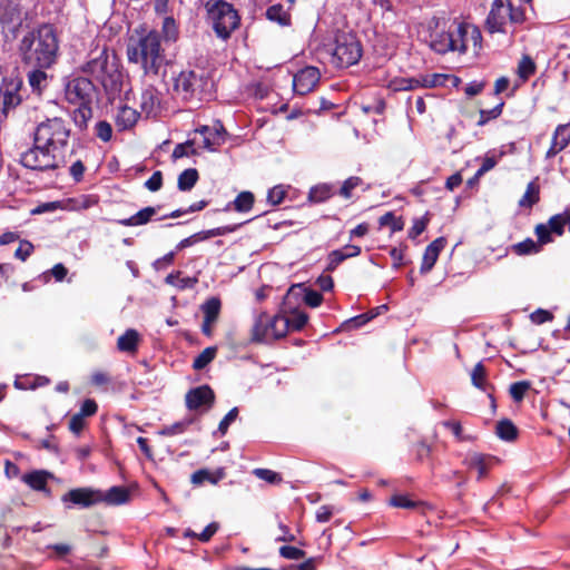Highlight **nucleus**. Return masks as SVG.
<instances>
[{"instance_id": "50", "label": "nucleus", "mask_w": 570, "mask_h": 570, "mask_svg": "<svg viewBox=\"0 0 570 570\" xmlns=\"http://www.w3.org/2000/svg\"><path fill=\"white\" fill-rule=\"evenodd\" d=\"M163 33L166 41H176L178 38V28L171 17H166L163 21Z\"/></svg>"}, {"instance_id": "22", "label": "nucleus", "mask_w": 570, "mask_h": 570, "mask_svg": "<svg viewBox=\"0 0 570 570\" xmlns=\"http://www.w3.org/2000/svg\"><path fill=\"white\" fill-rule=\"evenodd\" d=\"M140 108L147 116H156L160 108V97L158 91L149 86L145 88L140 96Z\"/></svg>"}, {"instance_id": "63", "label": "nucleus", "mask_w": 570, "mask_h": 570, "mask_svg": "<svg viewBox=\"0 0 570 570\" xmlns=\"http://www.w3.org/2000/svg\"><path fill=\"white\" fill-rule=\"evenodd\" d=\"M33 252V245L28 240H22L17 248L14 256L21 261H26Z\"/></svg>"}, {"instance_id": "45", "label": "nucleus", "mask_w": 570, "mask_h": 570, "mask_svg": "<svg viewBox=\"0 0 570 570\" xmlns=\"http://www.w3.org/2000/svg\"><path fill=\"white\" fill-rule=\"evenodd\" d=\"M217 348L216 347H206L195 360L193 363V367L195 370H203L206 367L216 356Z\"/></svg>"}, {"instance_id": "46", "label": "nucleus", "mask_w": 570, "mask_h": 570, "mask_svg": "<svg viewBox=\"0 0 570 570\" xmlns=\"http://www.w3.org/2000/svg\"><path fill=\"white\" fill-rule=\"evenodd\" d=\"M472 384L481 390H485L487 370L482 363H478L471 372Z\"/></svg>"}, {"instance_id": "37", "label": "nucleus", "mask_w": 570, "mask_h": 570, "mask_svg": "<svg viewBox=\"0 0 570 570\" xmlns=\"http://www.w3.org/2000/svg\"><path fill=\"white\" fill-rule=\"evenodd\" d=\"M225 473L223 470L217 471L215 474L210 473L207 470H198L191 474V482L196 485L208 481L213 484H216L219 480L224 478Z\"/></svg>"}, {"instance_id": "52", "label": "nucleus", "mask_w": 570, "mask_h": 570, "mask_svg": "<svg viewBox=\"0 0 570 570\" xmlns=\"http://www.w3.org/2000/svg\"><path fill=\"white\" fill-rule=\"evenodd\" d=\"M503 106L504 102L501 101L490 110H480L478 126H484L489 120L498 118L502 114Z\"/></svg>"}, {"instance_id": "28", "label": "nucleus", "mask_w": 570, "mask_h": 570, "mask_svg": "<svg viewBox=\"0 0 570 570\" xmlns=\"http://www.w3.org/2000/svg\"><path fill=\"white\" fill-rule=\"evenodd\" d=\"M492 459L480 453H470L465 458V464L470 469L478 470V478L482 479L487 475Z\"/></svg>"}, {"instance_id": "6", "label": "nucleus", "mask_w": 570, "mask_h": 570, "mask_svg": "<svg viewBox=\"0 0 570 570\" xmlns=\"http://www.w3.org/2000/svg\"><path fill=\"white\" fill-rule=\"evenodd\" d=\"M288 333V323L285 315H269L261 312L255 316L252 327V341L255 343H269L284 337Z\"/></svg>"}, {"instance_id": "55", "label": "nucleus", "mask_w": 570, "mask_h": 570, "mask_svg": "<svg viewBox=\"0 0 570 570\" xmlns=\"http://www.w3.org/2000/svg\"><path fill=\"white\" fill-rule=\"evenodd\" d=\"M513 250L518 255H528V254L537 253L539 250V246L534 240H532L531 238H528L523 242H520V243L513 245Z\"/></svg>"}, {"instance_id": "56", "label": "nucleus", "mask_w": 570, "mask_h": 570, "mask_svg": "<svg viewBox=\"0 0 570 570\" xmlns=\"http://www.w3.org/2000/svg\"><path fill=\"white\" fill-rule=\"evenodd\" d=\"M32 70L29 72V83L33 88H40L41 85L46 81L47 75L45 72L46 68L40 67H30Z\"/></svg>"}, {"instance_id": "48", "label": "nucleus", "mask_w": 570, "mask_h": 570, "mask_svg": "<svg viewBox=\"0 0 570 570\" xmlns=\"http://www.w3.org/2000/svg\"><path fill=\"white\" fill-rule=\"evenodd\" d=\"M190 424H191V420L179 421L171 425L165 426L164 429H161L159 431V434L164 435V436H174L177 434H181L187 430V428Z\"/></svg>"}, {"instance_id": "34", "label": "nucleus", "mask_w": 570, "mask_h": 570, "mask_svg": "<svg viewBox=\"0 0 570 570\" xmlns=\"http://www.w3.org/2000/svg\"><path fill=\"white\" fill-rule=\"evenodd\" d=\"M497 435L503 441H514L518 436V429L510 420H501L497 423Z\"/></svg>"}, {"instance_id": "54", "label": "nucleus", "mask_w": 570, "mask_h": 570, "mask_svg": "<svg viewBox=\"0 0 570 570\" xmlns=\"http://www.w3.org/2000/svg\"><path fill=\"white\" fill-rule=\"evenodd\" d=\"M287 194V187L284 185L274 186L268 190L267 200L272 205H279Z\"/></svg>"}, {"instance_id": "41", "label": "nucleus", "mask_w": 570, "mask_h": 570, "mask_svg": "<svg viewBox=\"0 0 570 570\" xmlns=\"http://www.w3.org/2000/svg\"><path fill=\"white\" fill-rule=\"evenodd\" d=\"M535 71V63L529 56H523L518 65V76L527 81Z\"/></svg>"}, {"instance_id": "30", "label": "nucleus", "mask_w": 570, "mask_h": 570, "mask_svg": "<svg viewBox=\"0 0 570 570\" xmlns=\"http://www.w3.org/2000/svg\"><path fill=\"white\" fill-rule=\"evenodd\" d=\"M453 39L450 36V31L442 30L431 37V48L438 53H446L451 51V46L453 45Z\"/></svg>"}, {"instance_id": "2", "label": "nucleus", "mask_w": 570, "mask_h": 570, "mask_svg": "<svg viewBox=\"0 0 570 570\" xmlns=\"http://www.w3.org/2000/svg\"><path fill=\"white\" fill-rule=\"evenodd\" d=\"M127 57L130 62L140 65L146 75H157L165 60L159 33L150 30L131 37L127 46Z\"/></svg>"}, {"instance_id": "29", "label": "nucleus", "mask_w": 570, "mask_h": 570, "mask_svg": "<svg viewBox=\"0 0 570 570\" xmlns=\"http://www.w3.org/2000/svg\"><path fill=\"white\" fill-rule=\"evenodd\" d=\"M157 210L155 207H145L129 218L119 219L118 224L121 226H139L145 225L151 220L153 216L156 215Z\"/></svg>"}, {"instance_id": "5", "label": "nucleus", "mask_w": 570, "mask_h": 570, "mask_svg": "<svg viewBox=\"0 0 570 570\" xmlns=\"http://www.w3.org/2000/svg\"><path fill=\"white\" fill-rule=\"evenodd\" d=\"M69 137L70 129L60 117L47 118L36 127L33 132V141L48 147L49 150L57 155H61L62 159Z\"/></svg>"}, {"instance_id": "61", "label": "nucleus", "mask_w": 570, "mask_h": 570, "mask_svg": "<svg viewBox=\"0 0 570 570\" xmlns=\"http://www.w3.org/2000/svg\"><path fill=\"white\" fill-rule=\"evenodd\" d=\"M96 135L99 137L102 141L107 142L111 139L112 136V128L111 125L107 121H99L96 125Z\"/></svg>"}, {"instance_id": "64", "label": "nucleus", "mask_w": 570, "mask_h": 570, "mask_svg": "<svg viewBox=\"0 0 570 570\" xmlns=\"http://www.w3.org/2000/svg\"><path fill=\"white\" fill-rule=\"evenodd\" d=\"M163 175L160 171H155L151 177L145 183V186L150 191H157L161 188Z\"/></svg>"}, {"instance_id": "4", "label": "nucleus", "mask_w": 570, "mask_h": 570, "mask_svg": "<svg viewBox=\"0 0 570 570\" xmlns=\"http://www.w3.org/2000/svg\"><path fill=\"white\" fill-rule=\"evenodd\" d=\"M83 71L95 77L105 88L109 97L115 98L122 88L124 76L117 63L109 59L106 50H101L83 67Z\"/></svg>"}, {"instance_id": "38", "label": "nucleus", "mask_w": 570, "mask_h": 570, "mask_svg": "<svg viewBox=\"0 0 570 570\" xmlns=\"http://www.w3.org/2000/svg\"><path fill=\"white\" fill-rule=\"evenodd\" d=\"M179 272L169 274L165 282L178 289L193 288L198 279L196 277H179Z\"/></svg>"}, {"instance_id": "47", "label": "nucleus", "mask_w": 570, "mask_h": 570, "mask_svg": "<svg viewBox=\"0 0 570 570\" xmlns=\"http://www.w3.org/2000/svg\"><path fill=\"white\" fill-rule=\"evenodd\" d=\"M381 226H390L392 233L400 232L404 228V222L401 217H395L393 213L389 212L380 217Z\"/></svg>"}, {"instance_id": "39", "label": "nucleus", "mask_w": 570, "mask_h": 570, "mask_svg": "<svg viewBox=\"0 0 570 570\" xmlns=\"http://www.w3.org/2000/svg\"><path fill=\"white\" fill-rule=\"evenodd\" d=\"M539 202V186L535 181H531L528 184L525 193L519 200L520 207H532L534 204Z\"/></svg>"}, {"instance_id": "53", "label": "nucleus", "mask_w": 570, "mask_h": 570, "mask_svg": "<svg viewBox=\"0 0 570 570\" xmlns=\"http://www.w3.org/2000/svg\"><path fill=\"white\" fill-rule=\"evenodd\" d=\"M362 179L360 177H356V176H352L350 178H347L342 187L340 188V195L346 199L351 198L352 197V193L355 188H357L358 186L362 185Z\"/></svg>"}, {"instance_id": "43", "label": "nucleus", "mask_w": 570, "mask_h": 570, "mask_svg": "<svg viewBox=\"0 0 570 570\" xmlns=\"http://www.w3.org/2000/svg\"><path fill=\"white\" fill-rule=\"evenodd\" d=\"M234 208L237 212L246 213L252 209L254 195L250 191H242L234 200Z\"/></svg>"}, {"instance_id": "21", "label": "nucleus", "mask_w": 570, "mask_h": 570, "mask_svg": "<svg viewBox=\"0 0 570 570\" xmlns=\"http://www.w3.org/2000/svg\"><path fill=\"white\" fill-rule=\"evenodd\" d=\"M445 244V238L439 237L426 247L422 259L421 273H428L433 268Z\"/></svg>"}, {"instance_id": "7", "label": "nucleus", "mask_w": 570, "mask_h": 570, "mask_svg": "<svg viewBox=\"0 0 570 570\" xmlns=\"http://www.w3.org/2000/svg\"><path fill=\"white\" fill-rule=\"evenodd\" d=\"M207 11L217 37L223 40L228 39L239 26L240 19L237 11L226 1L208 2Z\"/></svg>"}, {"instance_id": "59", "label": "nucleus", "mask_w": 570, "mask_h": 570, "mask_svg": "<svg viewBox=\"0 0 570 570\" xmlns=\"http://www.w3.org/2000/svg\"><path fill=\"white\" fill-rule=\"evenodd\" d=\"M193 141L188 140L185 144H178L173 150V158L178 159L190 155H196V149L193 148Z\"/></svg>"}, {"instance_id": "42", "label": "nucleus", "mask_w": 570, "mask_h": 570, "mask_svg": "<svg viewBox=\"0 0 570 570\" xmlns=\"http://www.w3.org/2000/svg\"><path fill=\"white\" fill-rule=\"evenodd\" d=\"M266 17L271 21L278 22L282 26H285L289 21L288 13L283 9L281 4L271 6L266 11Z\"/></svg>"}, {"instance_id": "17", "label": "nucleus", "mask_w": 570, "mask_h": 570, "mask_svg": "<svg viewBox=\"0 0 570 570\" xmlns=\"http://www.w3.org/2000/svg\"><path fill=\"white\" fill-rule=\"evenodd\" d=\"M320 71L315 67H306L299 70L293 78V89L298 95L311 92L320 81Z\"/></svg>"}, {"instance_id": "9", "label": "nucleus", "mask_w": 570, "mask_h": 570, "mask_svg": "<svg viewBox=\"0 0 570 570\" xmlns=\"http://www.w3.org/2000/svg\"><path fill=\"white\" fill-rule=\"evenodd\" d=\"M362 57V47L352 33H342L336 37V45L332 53V63L337 68H347L358 62Z\"/></svg>"}, {"instance_id": "44", "label": "nucleus", "mask_w": 570, "mask_h": 570, "mask_svg": "<svg viewBox=\"0 0 570 570\" xmlns=\"http://www.w3.org/2000/svg\"><path fill=\"white\" fill-rule=\"evenodd\" d=\"M332 195V187L330 185L323 184L313 187L309 190L308 197L312 202L321 203L328 199Z\"/></svg>"}, {"instance_id": "13", "label": "nucleus", "mask_w": 570, "mask_h": 570, "mask_svg": "<svg viewBox=\"0 0 570 570\" xmlns=\"http://www.w3.org/2000/svg\"><path fill=\"white\" fill-rule=\"evenodd\" d=\"M21 86L19 78H6L0 85V110L6 117L21 104Z\"/></svg>"}, {"instance_id": "14", "label": "nucleus", "mask_w": 570, "mask_h": 570, "mask_svg": "<svg viewBox=\"0 0 570 570\" xmlns=\"http://www.w3.org/2000/svg\"><path fill=\"white\" fill-rule=\"evenodd\" d=\"M61 500L63 503H71L80 508H90L101 503V491L92 488H77L63 494Z\"/></svg>"}, {"instance_id": "35", "label": "nucleus", "mask_w": 570, "mask_h": 570, "mask_svg": "<svg viewBox=\"0 0 570 570\" xmlns=\"http://www.w3.org/2000/svg\"><path fill=\"white\" fill-rule=\"evenodd\" d=\"M72 112V120L77 127L85 129L92 117L91 104L77 105Z\"/></svg>"}, {"instance_id": "3", "label": "nucleus", "mask_w": 570, "mask_h": 570, "mask_svg": "<svg viewBox=\"0 0 570 570\" xmlns=\"http://www.w3.org/2000/svg\"><path fill=\"white\" fill-rule=\"evenodd\" d=\"M523 3L518 0H493L485 27L491 33H513L525 19Z\"/></svg>"}, {"instance_id": "58", "label": "nucleus", "mask_w": 570, "mask_h": 570, "mask_svg": "<svg viewBox=\"0 0 570 570\" xmlns=\"http://www.w3.org/2000/svg\"><path fill=\"white\" fill-rule=\"evenodd\" d=\"M429 222L430 217L428 213L423 217L414 219L413 226L409 230V237L416 238L419 235H421L425 230Z\"/></svg>"}, {"instance_id": "27", "label": "nucleus", "mask_w": 570, "mask_h": 570, "mask_svg": "<svg viewBox=\"0 0 570 570\" xmlns=\"http://www.w3.org/2000/svg\"><path fill=\"white\" fill-rule=\"evenodd\" d=\"M129 491L124 487H112L107 492L101 491V502L119 505L129 501Z\"/></svg>"}, {"instance_id": "23", "label": "nucleus", "mask_w": 570, "mask_h": 570, "mask_svg": "<svg viewBox=\"0 0 570 570\" xmlns=\"http://www.w3.org/2000/svg\"><path fill=\"white\" fill-rule=\"evenodd\" d=\"M570 141V130L567 125H559L554 131L551 146L547 151V158L554 157L563 150Z\"/></svg>"}, {"instance_id": "1", "label": "nucleus", "mask_w": 570, "mask_h": 570, "mask_svg": "<svg viewBox=\"0 0 570 570\" xmlns=\"http://www.w3.org/2000/svg\"><path fill=\"white\" fill-rule=\"evenodd\" d=\"M21 61L28 67L50 68L56 63L59 40L52 26L41 24L27 32L19 42Z\"/></svg>"}, {"instance_id": "26", "label": "nucleus", "mask_w": 570, "mask_h": 570, "mask_svg": "<svg viewBox=\"0 0 570 570\" xmlns=\"http://www.w3.org/2000/svg\"><path fill=\"white\" fill-rule=\"evenodd\" d=\"M139 341V333L134 328H129L118 337L117 347L121 352L135 353L137 351Z\"/></svg>"}, {"instance_id": "36", "label": "nucleus", "mask_w": 570, "mask_h": 570, "mask_svg": "<svg viewBox=\"0 0 570 570\" xmlns=\"http://www.w3.org/2000/svg\"><path fill=\"white\" fill-rule=\"evenodd\" d=\"M198 177V171L195 168L185 169L178 176V189L181 191L190 190L196 185Z\"/></svg>"}, {"instance_id": "10", "label": "nucleus", "mask_w": 570, "mask_h": 570, "mask_svg": "<svg viewBox=\"0 0 570 570\" xmlns=\"http://www.w3.org/2000/svg\"><path fill=\"white\" fill-rule=\"evenodd\" d=\"M61 161V155L55 154L37 141H33V147L20 156V163L23 167L40 171L56 169Z\"/></svg>"}, {"instance_id": "57", "label": "nucleus", "mask_w": 570, "mask_h": 570, "mask_svg": "<svg viewBox=\"0 0 570 570\" xmlns=\"http://www.w3.org/2000/svg\"><path fill=\"white\" fill-rule=\"evenodd\" d=\"M529 389L530 384L528 382H515L510 386V395L515 402H520Z\"/></svg>"}, {"instance_id": "32", "label": "nucleus", "mask_w": 570, "mask_h": 570, "mask_svg": "<svg viewBox=\"0 0 570 570\" xmlns=\"http://www.w3.org/2000/svg\"><path fill=\"white\" fill-rule=\"evenodd\" d=\"M288 305L285 306L283 315H285L286 321L288 323V332L289 331H299L307 323L308 316L306 313L297 309H293L288 313Z\"/></svg>"}, {"instance_id": "18", "label": "nucleus", "mask_w": 570, "mask_h": 570, "mask_svg": "<svg viewBox=\"0 0 570 570\" xmlns=\"http://www.w3.org/2000/svg\"><path fill=\"white\" fill-rule=\"evenodd\" d=\"M199 78L193 70H184L175 78L174 89L185 100L194 97Z\"/></svg>"}, {"instance_id": "19", "label": "nucleus", "mask_w": 570, "mask_h": 570, "mask_svg": "<svg viewBox=\"0 0 570 570\" xmlns=\"http://www.w3.org/2000/svg\"><path fill=\"white\" fill-rule=\"evenodd\" d=\"M215 400L213 390L208 385H202L190 390L186 394V406L189 410H198L202 406L209 409Z\"/></svg>"}, {"instance_id": "15", "label": "nucleus", "mask_w": 570, "mask_h": 570, "mask_svg": "<svg viewBox=\"0 0 570 570\" xmlns=\"http://www.w3.org/2000/svg\"><path fill=\"white\" fill-rule=\"evenodd\" d=\"M449 78L446 75L434 73L431 76L422 77L421 79L416 78H399L394 79L391 82V87L393 90H412L419 87H436L444 85L445 80Z\"/></svg>"}, {"instance_id": "51", "label": "nucleus", "mask_w": 570, "mask_h": 570, "mask_svg": "<svg viewBox=\"0 0 570 570\" xmlns=\"http://www.w3.org/2000/svg\"><path fill=\"white\" fill-rule=\"evenodd\" d=\"M254 475L257 476L261 480H264L271 484H278L282 482V476L279 473L269 470V469H255L253 471Z\"/></svg>"}, {"instance_id": "12", "label": "nucleus", "mask_w": 570, "mask_h": 570, "mask_svg": "<svg viewBox=\"0 0 570 570\" xmlns=\"http://www.w3.org/2000/svg\"><path fill=\"white\" fill-rule=\"evenodd\" d=\"M570 207L566 208L562 213L551 216L547 224H539L535 226V235L540 244H548L552 242L551 234L562 236L564 226L569 225Z\"/></svg>"}, {"instance_id": "49", "label": "nucleus", "mask_w": 570, "mask_h": 570, "mask_svg": "<svg viewBox=\"0 0 570 570\" xmlns=\"http://www.w3.org/2000/svg\"><path fill=\"white\" fill-rule=\"evenodd\" d=\"M390 504L395 508L414 509L419 505V502L405 494H394L390 499Z\"/></svg>"}, {"instance_id": "20", "label": "nucleus", "mask_w": 570, "mask_h": 570, "mask_svg": "<svg viewBox=\"0 0 570 570\" xmlns=\"http://www.w3.org/2000/svg\"><path fill=\"white\" fill-rule=\"evenodd\" d=\"M292 298H303L306 305L309 307H317L323 302V296L321 293L307 288L301 284L293 285L285 297L284 305L287 306L291 304Z\"/></svg>"}, {"instance_id": "31", "label": "nucleus", "mask_w": 570, "mask_h": 570, "mask_svg": "<svg viewBox=\"0 0 570 570\" xmlns=\"http://www.w3.org/2000/svg\"><path fill=\"white\" fill-rule=\"evenodd\" d=\"M50 474L46 471H33L22 476V481L36 491H43Z\"/></svg>"}, {"instance_id": "16", "label": "nucleus", "mask_w": 570, "mask_h": 570, "mask_svg": "<svg viewBox=\"0 0 570 570\" xmlns=\"http://www.w3.org/2000/svg\"><path fill=\"white\" fill-rule=\"evenodd\" d=\"M450 36L453 39V45L451 46V51H459V52H465L468 49V33L471 31V38L476 43L478 38L480 37L479 31L462 22H453L449 27Z\"/></svg>"}, {"instance_id": "25", "label": "nucleus", "mask_w": 570, "mask_h": 570, "mask_svg": "<svg viewBox=\"0 0 570 570\" xmlns=\"http://www.w3.org/2000/svg\"><path fill=\"white\" fill-rule=\"evenodd\" d=\"M361 253V248L356 245H346L342 249L330 253L327 271H334L346 258L356 257Z\"/></svg>"}, {"instance_id": "33", "label": "nucleus", "mask_w": 570, "mask_h": 570, "mask_svg": "<svg viewBox=\"0 0 570 570\" xmlns=\"http://www.w3.org/2000/svg\"><path fill=\"white\" fill-rule=\"evenodd\" d=\"M98 204V197L95 195H79L68 199V207L71 210H86Z\"/></svg>"}, {"instance_id": "60", "label": "nucleus", "mask_w": 570, "mask_h": 570, "mask_svg": "<svg viewBox=\"0 0 570 570\" xmlns=\"http://www.w3.org/2000/svg\"><path fill=\"white\" fill-rule=\"evenodd\" d=\"M281 557L288 560H299L305 557V552L296 547L283 546L279 548Z\"/></svg>"}, {"instance_id": "24", "label": "nucleus", "mask_w": 570, "mask_h": 570, "mask_svg": "<svg viewBox=\"0 0 570 570\" xmlns=\"http://www.w3.org/2000/svg\"><path fill=\"white\" fill-rule=\"evenodd\" d=\"M138 118V111L125 105L118 109L115 116V124L118 130H128L136 125Z\"/></svg>"}, {"instance_id": "40", "label": "nucleus", "mask_w": 570, "mask_h": 570, "mask_svg": "<svg viewBox=\"0 0 570 570\" xmlns=\"http://www.w3.org/2000/svg\"><path fill=\"white\" fill-rule=\"evenodd\" d=\"M202 309L204 321L215 323L220 311V302L217 298H210L202 306Z\"/></svg>"}, {"instance_id": "11", "label": "nucleus", "mask_w": 570, "mask_h": 570, "mask_svg": "<svg viewBox=\"0 0 570 570\" xmlns=\"http://www.w3.org/2000/svg\"><path fill=\"white\" fill-rule=\"evenodd\" d=\"M66 99L72 105L91 104L95 86L88 78L77 77L69 80L65 88Z\"/></svg>"}, {"instance_id": "8", "label": "nucleus", "mask_w": 570, "mask_h": 570, "mask_svg": "<svg viewBox=\"0 0 570 570\" xmlns=\"http://www.w3.org/2000/svg\"><path fill=\"white\" fill-rule=\"evenodd\" d=\"M28 0H0V23L2 32L13 38L28 16Z\"/></svg>"}, {"instance_id": "62", "label": "nucleus", "mask_w": 570, "mask_h": 570, "mask_svg": "<svg viewBox=\"0 0 570 570\" xmlns=\"http://www.w3.org/2000/svg\"><path fill=\"white\" fill-rule=\"evenodd\" d=\"M238 415V409L237 407H233L225 416L224 419L220 421L219 425H218V432L224 435L229 425L236 420Z\"/></svg>"}]
</instances>
